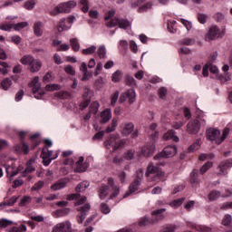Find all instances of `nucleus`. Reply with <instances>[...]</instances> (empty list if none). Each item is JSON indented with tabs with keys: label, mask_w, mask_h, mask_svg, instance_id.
Returning <instances> with one entry per match:
<instances>
[{
	"label": "nucleus",
	"mask_w": 232,
	"mask_h": 232,
	"mask_svg": "<svg viewBox=\"0 0 232 232\" xmlns=\"http://www.w3.org/2000/svg\"><path fill=\"white\" fill-rule=\"evenodd\" d=\"M27 231L26 226L22 224L19 227H12L11 232H24Z\"/></svg>",
	"instance_id": "63"
},
{
	"label": "nucleus",
	"mask_w": 232,
	"mask_h": 232,
	"mask_svg": "<svg viewBox=\"0 0 232 232\" xmlns=\"http://www.w3.org/2000/svg\"><path fill=\"white\" fill-rule=\"evenodd\" d=\"M166 208H156V210L151 211L152 217H155V218H149L148 217H145V218H141L140 220V226L144 227L148 226V224H155V222H158L159 220H163V213H165Z\"/></svg>",
	"instance_id": "4"
},
{
	"label": "nucleus",
	"mask_w": 232,
	"mask_h": 232,
	"mask_svg": "<svg viewBox=\"0 0 232 232\" xmlns=\"http://www.w3.org/2000/svg\"><path fill=\"white\" fill-rule=\"evenodd\" d=\"M146 177L151 178V179H158L159 178H162L164 176L165 172L161 170L160 167L157 165H154L152 162H150L147 170H146Z\"/></svg>",
	"instance_id": "6"
},
{
	"label": "nucleus",
	"mask_w": 232,
	"mask_h": 232,
	"mask_svg": "<svg viewBox=\"0 0 232 232\" xmlns=\"http://www.w3.org/2000/svg\"><path fill=\"white\" fill-rule=\"evenodd\" d=\"M152 4L150 2H148L147 4H144V5H141V7L139 8V13H145L148 11V9H151Z\"/></svg>",
	"instance_id": "55"
},
{
	"label": "nucleus",
	"mask_w": 232,
	"mask_h": 232,
	"mask_svg": "<svg viewBox=\"0 0 232 232\" xmlns=\"http://www.w3.org/2000/svg\"><path fill=\"white\" fill-rule=\"evenodd\" d=\"M19 196H12L11 198H8V199H5L3 203H0V206H14Z\"/></svg>",
	"instance_id": "32"
},
{
	"label": "nucleus",
	"mask_w": 232,
	"mask_h": 232,
	"mask_svg": "<svg viewBox=\"0 0 232 232\" xmlns=\"http://www.w3.org/2000/svg\"><path fill=\"white\" fill-rule=\"evenodd\" d=\"M25 136H26V132L24 130H21L19 132V138H20L21 144L15 145L14 149L17 152H21V150H23L24 152V154H28L30 149H29L28 143H26L24 141Z\"/></svg>",
	"instance_id": "14"
},
{
	"label": "nucleus",
	"mask_w": 232,
	"mask_h": 232,
	"mask_svg": "<svg viewBox=\"0 0 232 232\" xmlns=\"http://www.w3.org/2000/svg\"><path fill=\"white\" fill-rule=\"evenodd\" d=\"M72 154V150H63L62 153V156L65 158L63 160L64 165H72L74 163L73 160L72 158H68V156H71Z\"/></svg>",
	"instance_id": "30"
},
{
	"label": "nucleus",
	"mask_w": 232,
	"mask_h": 232,
	"mask_svg": "<svg viewBox=\"0 0 232 232\" xmlns=\"http://www.w3.org/2000/svg\"><path fill=\"white\" fill-rule=\"evenodd\" d=\"M39 80V76H34V78H33L32 82L29 83L30 87L33 88V94L34 95V98L37 99L43 98V96L45 94V92L44 89H42Z\"/></svg>",
	"instance_id": "7"
},
{
	"label": "nucleus",
	"mask_w": 232,
	"mask_h": 232,
	"mask_svg": "<svg viewBox=\"0 0 232 232\" xmlns=\"http://www.w3.org/2000/svg\"><path fill=\"white\" fill-rule=\"evenodd\" d=\"M80 70L83 72L82 74V81L89 80L92 76V71H88L87 63L82 62L80 66Z\"/></svg>",
	"instance_id": "23"
},
{
	"label": "nucleus",
	"mask_w": 232,
	"mask_h": 232,
	"mask_svg": "<svg viewBox=\"0 0 232 232\" xmlns=\"http://www.w3.org/2000/svg\"><path fill=\"white\" fill-rule=\"evenodd\" d=\"M160 98H165L168 91L166 87H160L158 91Z\"/></svg>",
	"instance_id": "64"
},
{
	"label": "nucleus",
	"mask_w": 232,
	"mask_h": 232,
	"mask_svg": "<svg viewBox=\"0 0 232 232\" xmlns=\"http://www.w3.org/2000/svg\"><path fill=\"white\" fill-rule=\"evenodd\" d=\"M107 27H115L119 25L121 29H128L130 24L129 20H125L124 18H112L110 22L106 24Z\"/></svg>",
	"instance_id": "12"
},
{
	"label": "nucleus",
	"mask_w": 232,
	"mask_h": 232,
	"mask_svg": "<svg viewBox=\"0 0 232 232\" xmlns=\"http://www.w3.org/2000/svg\"><path fill=\"white\" fill-rule=\"evenodd\" d=\"M30 140L32 141V149H35L41 143V140L39 139V133L38 132H36L35 134H32L30 136Z\"/></svg>",
	"instance_id": "33"
},
{
	"label": "nucleus",
	"mask_w": 232,
	"mask_h": 232,
	"mask_svg": "<svg viewBox=\"0 0 232 232\" xmlns=\"http://www.w3.org/2000/svg\"><path fill=\"white\" fill-rule=\"evenodd\" d=\"M20 62L24 65H28L31 72H38L43 65L41 60H36L31 54H25L23 56Z\"/></svg>",
	"instance_id": "3"
},
{
	"label": "nucleus",
	"mask_w": 232,
	"mask_h": 232,
	"mask_svg": "<svg viewBox=\"0 0 232 232\" xmlns=\"http://www.w3.org/2000/svg\"><path fill=\"white\" fill-rule=\"evenodd\" d=\"M157 127H158L157 123H151L150 125V130H152L150 134L151 138H156L158 136L159 132L158 130H156Z\"/></svg>",
	"instance_id": "54"
},
{
	"label": "nucleus",
	"mask_w": 232,
	"mask_h": 232,
	"mask_svg": "<svg viewBox=\"0 0 232 232\" xmlns=\"http://www.w3.org/2000/svg\"><path fill=\"white\" fill-rule=\"evenodd\" d=\"M97 53L100 58H105L107 54V49L105 45H101L97 51Z\"/></svg>",
	"instance_id": "47"
},
{
	"label": "nucleus",
	"mask_w": 232,
	"mask_h": 232,
	"mask_svg": "<svg viewBox=\"0 0 232 232\" xmlns=\"http://www.w3.org/2000/svg\"><path fill=\"white\" fill-rule=\"evenodd\" d=\"M180 45H193L195 40L193 38H183L179 41Z\"/></svg>",
	"instance_id": "49"
},
{
	"label": "nucleus",
	"mask_w": 232,
	"mask_h": 232,
	"mask_svg": "<svg viewBox=\"0 0 232 232\" xmlns=\"http://www.w3.org/2000/svg\"><path fill=\"white\" fill-rule=\"evenodd\" d=\"M218 56V53H212V54H210V56L208 57L209 68L213 65L214 62H216Z\"/></svg>",
	"instance_id": "60"
},
{
	"label": "nucleus",
	"mask_w": 232,
	"mask_h": 232,
	"mask_svg": "<svg viewBox=\"0 0 232 232\" xmlns=\"http://www.w3.org/2000/svg\"><path fill=\"white\" fill-rule=\"evenodd\" d=\"M74 20H76L75 16H68V18H63L60 20L57 25L58 32L63 33V31H68V29H71Z\"/></svg>",
	"instance_id": "11"
},
{
	"label": "nucleus",
	"mask_w": 232,
	"mask_h": 232,
	"mask_svg": "<svg viewBox=\"0 0 232 232\" xmlns=\"http://www.w3.org/2000/svg\"><path fill=\"white\" fill-rule=\"evenodd\" d=\"M119 91H115V92H113L111 98V105H115V103H117V100H119Z\"/></svg>",
	"instance_id": "59"
},
{
	"label": "nucleus",
	"mask_w": 232,
	"mask_h": 232,
	"mask_svg": "<svg viewBox=\"0 0 232 232\" xmlns=\"http://www.w3.org/2000/svg\"><path fill=\"white\" fill-rule=\"evenodd\" d=\"M13 24H0V29L2 31H11V29H13Z\"/></svg>",
	"instance_id": "61"
},
{
	"label": "nucleus",
	"mask_w": 232,
	"mask_h": 232,
	"mask_svg": "<svg viewBox=\"0 0 232 232\" xmlns=\"http://www.w3.org/2000/svg\"><path fill=\"white\" fill-rule=\"evenodd\" d=\"M221 195V192L219 190H211L208 193V200H217V198H219Z\"/></svg>",
	"instance_id": "41"
},
{
	"label": "nucleus",
	"mask_w": 232,
	"mask_h": 232,
	"mask_svg": "<svg viewBox=\"0 0 232 232\" xmlns=\"http://www.w3.org/2000/svg\"><path fill=\"white\" fill-rule=\"evenodd\" d=\"M209 69H210V65H209V59H208L207 63L203 66V71H202L203 76H208Z\"/></svg>",
	"instance_id": "62"
},
{
	"label": "nucleus",
	"mask_w": 232,
	"mask_h": 232,
	"mask_svg": "<svg viewBox=\"0 0 232 232\" xmlns=\"http://www.w3.org/2000/svg\"><path fill=\"white\" fill-rule=\"evenodd\" d=\"M75 170L76 172H84L85 170H87L88 167H89V163H87V161L84 162V157L83 156H80L79 160L76 161L75 163Z\"/></svg>",
	"instance_id": "20"
},
{
	"label": "nucleus",
	"mask_w": 232,
	"mask_h": 232,
	"mask_svg": "<svg viewBox=\"0 0 232 232\" xmlns=\"http://www.w3.org/2000/svg\"><path fill=\"white\" fill-rule=\"evenodd\" d=\"M27 25L28 22H19L18 24H14L13 27L15 31H21V29L27 27Z\"/></svg>",
	"instance_id": "50"
},
{
	"label": "nucleus",
	"mask_w": 232,
	"mask_h": 232,
	"mask_svg": "<svg viewBox=\"0 0 232 232\" xmlns=\"http://www.w3.org/2000/svg\"><path fill=\"white\" fill-rule=\"evenodd\" d=\"M81 9L83 13H88L90 9L89 0H80Z\"/></svg>",
	"instance_id": "43"
},
{
	"label": "nucleus",
	"mask_w": 232,
	"mask_h": 232,
	"mask_svg": "<svg viewBox=\"0 0 232 232\" xmlns=\"http://www.w3.org/2000/svg\"><path fill=\"white\" fill-rule=\"evenodd\" d=\"M140 186V181L138 179L136 176V179L130 185L129 192H125V194L123 195V198H127V197H130L131 193H135V191H138Z\"/></svg>",
	"instance_id": "21"
},
{
	"label": "nucleus",
	"mask_w": 232,
	"mask_h": 232,
	"mask_svg": "<svg viewBox=\"0 0 232 232\" xmlns=\"http://www.w3.org/2000/svg\"><path fill=\"white\" fill-rule=\"evenodd\" d=\"M35 0H27L24 2V7L25 9H28V11H31L35 6Z\"/></svg>",
	"instance_id": "53"
},
{
	"label": "nucleus",
	"mask_w": 232,
	"mask_h": 232,
	"mask_svg": "<svg viewBox=\"0 0 232 232\" xmlns=\"http://www.w3.org/2000/svg\"><path fill=\"white\" fill-rule=\"evenodd\" d=\"M87 188H90V181L87 179L81 181V183H78L75 187V191L76 194H68L67 196V200H77L75 201V206H80L77 207V211H80V216L77 218L78 224H82L83 220H85L87 217L88 211L91 209V205L90 203H85L87 202V198L86 196L81 197L80 193H83Z\"/></svg>",
	"instance_id": "1"
},
{
	"label": "nucleus",
	"mask_w": 232,
	"mask_h": 232,
	"mask_svg": "<svg viewBox=\"0 0 232 232\" xmlns=\"http://www.w3.org/2000/svg\"><path fill=\"white\" fill-rule=\"evenodd\" d=\"M77 5V3L74 0H69V2H63L62 4H59L51 11L52 16H56L60 13H71L72 9Z\"/></svg>",
	"instance_id": "5"
},
{
	"label": "nucleus",
	"mask_w": 232,
	"mask_h": 232,
	"mask_svg": "<svg viewBox=\"0 0 232 232\" xmlns=\"http://www.w3.org/2000/svg\"><path fill=\"white\" fill-rule=\"evenodd\" d=\"M229 132H230V129L228 127H226L223 130L222 136H221V134H219V140L218 141L219 143H222V141H224L226 140L227 136H228Z\"/></svg>",
	"instance_id": "44"
},
{
	"label": "nucleus",
	"mask_w": 232,
	"mask_h": 232,
	"mask_svg": "<svg viewBox=\"0 0 232 232\" xmlns=\"http://www.w3.org/2000/svg\"><path fill=\"white\" fill-rule=\"evenodd\" d=\"M111 118V109H104V111H102L101 112V122L102 123H107V121H109Z\"/></svg>",
	"instance_id": "29"
},
{
	"label": "nucleus",
	"mask_w": 232,
	"mask_h": 232,
	"mask_svg": "<svg viewBox=\"0 0 232 232\" xmlns=\"http://www.w3.org/2000/svg\"><path fill=\"white\" fill-rule=\"evenodd\" d=\"M82 98L89 100V103H91L92 91L90 89H85L82 93Z\"/></svg>",
	"instance_id": "56"
},
{
	"label": "nucleus",
	"mask_w": 232,
	"mask_h": 232,
	"mask_svg": "<svg viewBox=\"0 0 232 232\" xmlns=\"http://www.w3.org/2000/svg\"><path fill=\"white\" fill-rule=\"evenodd\" d=\"M164 140H170L172 139L174 141H179V136L176 135L175 130L173 129L168 130L163 134Z\"/></svg>",
	"instance_id": "31"
},
{
	"label": "nucleus",
	"mask_w": 232,
	"mask_h": 232,
	"mask_svg": "<svg viewBox=\"0 0 232 232\" xmlns=\"http://www.w3.org/2000/svg\"><path fill=\"white\" fill-rule=\"evenodd\" d=\"M52 232H72V224H70V222L56 224V226L53 227Z\"/></svg>",
	"instance_id": "19"
},
{
	"label": "nucleus",
	"mask_w": 232,
	"mask_h": 232,
	"mask_svg": "<svg viewBox=\"0 0 232 232\" xmlns=\"http://www.w3.org/2000/svg\"><path fill=\"white\" fill-rule=\"evenodd\" d=\"M230 167H232V160L231 159L226 160L225 161H221L218 165L219 174H227V170Z\"/></svg>",
	"instance_id": "26"
},
{
	"label": "nucleus",
	"mask_w": 232,
	"mask_h": 232,
	"mask_svg": "<svg viewBox=\"0 0 232 232\" xmlns=\"http://www.w3.org/2000/svg\"><path fill=\"white\" fill-rule=\"evenodd\" d=\"M70 213V208L68 207H63V208H57L55 215L56 217H66Z\"/></svg>",
	"instance_id": "35"
},
{
	"label": "nucleus",
	"mask_w": 232,
	"mask_h": 232,
	"mask_svg": "<svg viewBox=\"0 0 232 232\" xmlns=\"http://www.w3.org/2000/svg\"><path fill=\"white\" fill-rule=\"evenodd\" d=\"M53 150H49V149H46V147H44L42 149L41 157L43 159L44 165H50L52 160H54L57 158L58 154L56 156L53 157Z\"/></svg>",
	"instance_id": "15"
},
{
	"label": "nucleus",
	"mask_w": 232,
	"mask_h": 232,
	"mask_svg": "<svg viewBox=\"0 0 232 232\" xmlns=\"http://www.w3.org/2000/svg\"><path fill=\"white\" fill-rule=\"evenodd\" d=\"M13 82L10 78H5L2 82H1V85L3 87V89H5V91H7V89H9V87H11Z\"/></svg>",
	"instance_id": "42"
},
{
	"label": "nucleus",
	"mask_w": 232,
	"mask_h": 232,
	"mask_svg": "<svg viewBox=\"0 0 232 232\" xmlns=\"http://www.w3.org/2000/svg\"><path fill=\"white\" fill-rule=\"evenodd\" d=\"M126 97L129 99L130 103H133V102H135L136 99L135 89H129L127 92H125V94H121L120 102H124V100H126Z\"/></svg>",
	"instance_id": "22"
},
{
	"label": "nucleus",
	"mask_w": 232,
	"mask_h": 232,
	"mask_svg": "<svg viewBox=\"0 0 232 232\" xmlns=\"http://www.w3.org/2000/svg\"><path fill=\"white\" fill-rule=\"evenodd\" d=\"M99 108H100L99 102H92L90 105V112L92 114H97Z\"/></svg>",
	"instance_id": "39"
},
{
	"label": "nucleus",
	"mask_w": 232,
	"mask_h": 232,
	"mask_svg": "<svg viewBox=\"0 0 232 232\" xmlns=\"http://www.w3.org/2000/svg\"><path fill=\"white\" fill-rule=\"evenodd\" d=\"M190 183H192V186L200 183L198 169H194L192 172H190Z\"/></svg>",
	"instance_id": "28"
},
{
	"label": "nucleus",
	"mask_w": 232,
	"mask_h": 232,
	"mask_svg": "<svg viewBox=\"0 0 232 232\" xmlns=\"http://www.w3.org/2000/svg\"><path fill=\"white\" fill-rule=\"evenodd\" d=\"M155 150V145L154 143H147V145H144L141 149V153L143 156H151Z\"/></svg>",
	"instance_id": "27"
},
{
	"label": "nucleus",
	"mask_w": 232,
	"mask_h": 232,
	"mask_svg": "<svg viewBox=\"0 0 232 232\" xmlns=\"http://www.w3.org/2000/svg\"><path fill=\"white\" fill-rule=\"evenodd\" d=\"M118 125V120L117 118H113L111 121V124L108 125V127L106 128V132H113V130H115L116 127Z\"/></svg>",
	"instance_id": "40"
},
{
	"label": "nucleus",
	"mask_w": 232,
	"mask_h": 232,
	"mask_svg": "<svg viewBox=\"0 0 232 232\" xmlns=\"http://www.w3.org/2000/svg\"><path fill=\"white\" fill-rule=\"evenodd\" d=\"M187 130L190 134H197L200 130L199 120H190L187 125Z\"/></svg>",
	"instance_id": "17"
},
{
	"label": "nucleus",
	"mask_w": 232,
	"mask_h": 232,
	"mask_svg": "<svg viewBox=\"0 0 232 232\" xmlns=\"http://www.w3.org/2000/svg\"><path fill=\"white\" fill-rule=\"evenodd\" d=\"M200 147V140H196L192 145L188 147V152H193L194 150H198Z\"/></svg>",
	"instance_id": "48"
},
{
	"label": "nucleus",
	"mask_w": 232,
	"mask_h": 232,
	"mask_svg": "<svg viewBox=\"0 0 232 232\" xmlns=\"http://www.w3.org/2000/svg\"><path fill=\"white\" fill-rule=\"evenodd\" d=\"M122 76H123L122 71L118 70V71H115V72H113L111 76V80L112 82H121Z\"/></svg>",
	"instance_id": "38"
},
{
	"label": "nucleus",
	"mask_w": 232,
	"mask_h": 232,
	"mask_svg": "<svg viewBox=\"0 0 232 232\" xmlns=\"http://www.w3.org/2000/svg\"><path fill=\"white\" fill-rule=\"evenodd\" d=\"M34 161H35V158H30V160H28L26 163V167L24 170H23L22 172V176H27L28 173L34 172V170H35V167L34 165Z\"/></svg>",
	"instance_id": "25"
},
{
	"label": "nucleus",
	"mask_w": 232,
	"mask_h": 232,
	"mask_svg": "<svg viewBox=\"0 0 232 232\" xmlns=\"http://www.w3.org/2000/svg\"><path fill=\"white\" fill-rule=\"evenodd\" d=\"M67 179H58V181H55L54 183H53V185H51V189H53V191H59V189H64V188H66L67 186Z\"/></svg>",
	"instance_id": "24"
},
{
	"label": "nucleus",
	"mask_w": 232,
	"mask_h": 232,
	"mask_svg": "<svg viewBox=\"0 0 232 232\" xmlns=\"http://www.w3.org/2000/svg\"><path fill=\"white\" fill-rule=\"evenodd\" d=\"M44 186V181L40 179L39 181H36L34 185H33L32 191H39V189H43Z\"/></svg>",
	"instance_id": "45"
},
{
	"label": "nucleus",
	"mask_w": 232,
	"mask_h": 232,
	"mask_svg": "<svg viewBox=\"0 0 232 232\" xmlns=\"http://www.w3.org/2000/svg\"><path fill=\"white\" fill-rule=\"evenodd\" d=\"M213 165V161H207L206 163H204V165H202L201 169H199V172L201 174H205V172H207V170H208V169H210Z\"/></svg>",
	"instance_id": "46"
},
{
	"label": "nucleus",
	"mask_w": 232,
	"mask_h": 232,
	"mask_svg": "<svg viewBox=\"0 0 232 232\" xmlns=\"http://www.w3.org/2000/svg\"><path fill=\"white\" fill-rule=\"evenodd\" d=\"M109 185H101L99 188V197L102 200H104L108 195L110 198H116L118 197L120 188L115 185L113 178H108Z\"/></svg>",
	"instance_id": "2"
},
{
	"label": "nucleus",
	"mask_w": 232,
	"mask_h": 232,
	"mask_svg": "<svg viewBox=\"0 0 232 232\" xmlns=\"http://www.w3.org/2000/svg\"><path fill=\"white\" fill-rule=\"evenodd\" d=\"M42 27H43V22H35L34 23L33 29H34V34L36 36H42V34H43Z\"/></svg>",
	"instance_id": "34"
},
{
	"label": "nucleus",
	"mask_w": 232,
	"mask_h": 232,
	"mask_svg": "<svg viewBox=\"0 0 232 232\" xmlns=\"http://www.w3.org/2000/svg\"><path fill=\"white\" fill-rule=\"evenodd\" d=\"M101 211L104 215H109L111 213V208H110L109 205L107 203H101Z\"/></svg>",
	"instance_id": "52"
},
{
	"label": "nucleus",
	"mask_w": 232,
	"mask_h": 232,
	"mask_svg": "<svg viewBox=\"0 0 232 232\" xmlns=\"http://www.w3.org/2000/svg\"><path fill=\"white\" fill-rule=\"evenodd\" d=\"M123 136H129L132 132V138H137L139 136V130L135 129V125L132 121L125 122L121 125Z\"/></svg>",
	"instance_id": "13"
},
{
	"label": "nucleus",
	"mask_w": 232,
	"mask_h": 232,
	"mask_svg": "<svg viewBox=\"0 0 232 232\" xmlns=\"http://www.w3.org/2000/svg\"><path fill=\"white\" fill-rule=\"evenodd\" d=\"M232 222V217L231 215H225L223 220H222V225L223 226H229Z\"/></svg>",
	"instance_id": "57"
},
{
	"label": "nucleus",
	"mask_w": 232,
	"mask_h": 232,
	"mask_svg": "<svg viewBox=\"0 0 232 232\" xmlns=\"http://www.w3.org/2000/svg\"><path fill=\"white\" fill-rule=\"evenodd\" d=\"M177 146L176 145H167L164 147L161 152H159L154 156V160H160L161 158H170L171 156H175L177 154Z\"/></svg>",
	"instance_id": "9"
},
{
	"label": "nucleus",
	"mask_w": 232,
	"mask_h": 232,
	"mask_svg": "<svg viewBox=\"0 0 232 232\" xmlns=\"http://www.w3.org/2000/svg\"><path fill=\"white\" fill-rule=\"evenodd\" d=\"M54 79L52 72H47L44 76L43 77V82L44 83H48L45 85V91H59L61 89V85L59 83H49L50 82H53Z\"/></svg>",
	"instance_id": "10"
},
{
	"label": "nucleus",
	"mask_w": 232,
	"mask_h": 232,
	"mask_svg": "<svg viewBox=\"0 0 232 232\" xmlns=\"http://www.w3.org/2000/svg\"><path fill=\"white\" fill-rule=\"evenodd\" d=\"M107 145H111L113 150L121 149L124 145L123 140H117V136H110L109 140L106 141Z\"/></svg>",
	"instance_id": "18"
},
{
	"label": "nucleus",
	"mask_w": 232,
	"mask_h": 232,
	"mask_svg": "<svg viewBox=\"0 0 232 232\" xmlns=\"http://www.w3.org/2000/svg\"><path fill=\"white\" fill-rule=\"evenodd\" d=\"M184 200L185 198H178V199H173V201H170L169 206H171V208H179V206H182Z\"/></svg>",
	"instance_id": "37"
},
{
	"label": "nucleus",
	"mask_w": 232,
	"mask_h": 232,
	"mask_svg": "<svg viewBox=\"0 0 232 232\" xmlns=\"http://www.w3.org/2000/svg\"><path fill=\"white\" fill-rule=\"evenodd\" d=\"M125 82L127 85H136L135 78H133V76H130V74H127Z\"/></svg>",
	"instance_id": "58"
},
{
	"label": "nucleus",
	"mask_w": 232,
	"mask_h": 232,
	"mask_svg": "<svg viewBox=\"0 0 232 232\" xmlns=\"http://www.w3.org/2000/svg\"><path fill=\"white\" fill-rule=\"evenodd\" d=\"M70 43H71L72 51H74V52L80 51L81 45H80L78 38H71Z\"/></svg>",
	"instance_id": "36"
},
{
	"label": "nucleus",
	"mask_w": 232,
	"mask_h": 232,
	"mask_svg": "<svg viewBox=\"0 0 232 232\" xmlns=\"http://www.w3.org/2000/svg\"><path fill=\"white\" fill-rule=\"evenodd\" d=\"M225 32H226V28L220 31L218 25H212V27L208 29V32L205 36V40L210 42L211 40H216V38H222L225 34Z\"/></svg>",
	"instance_id": "8"
},
{
	"label": "nucleus",
	"mask_w": 232,
	"mask_h": 232,
	"mask_svg": "<svg viewBox=\"0 0 232 232\" xmlns=\"http://www.w3.org/2000/svg\"><path fill=\"white\" fill-rule=\"evenodd\" d=\"M96 51V45H91V47H87V49H82V54H93Z\"/></svg>",
	"instance_id": "51"
},
{
	"label": "nucleus",
	"mask_w": 232,
	"mask_h": 232,
	"mask_svg": "<svg viewBox=\"0 0 232 232\" xmlns=\"http://www.w3.org/2000/svg\"><path fill=\"white\" fill-rule=\"evenodd\" d=\"M220 130L218 129H215L210 127V129L207 130V138L210 140H215L216 143L220 144L218 140H220Z\"/></svg>",
	"instance_id": "16"
}]
</instances>
